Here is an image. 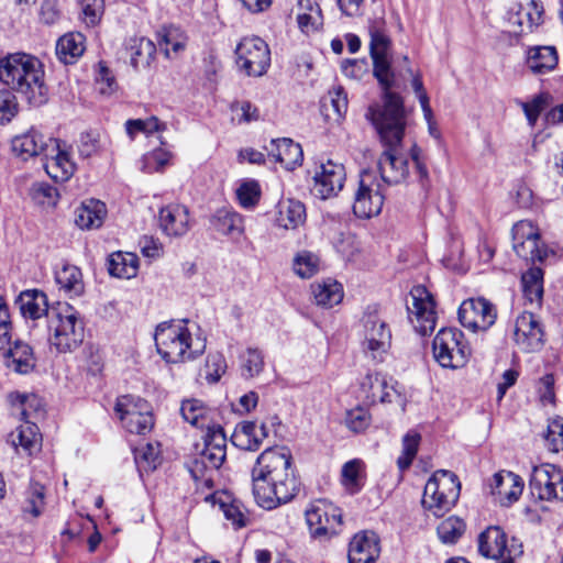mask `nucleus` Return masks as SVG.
Returning a JSON list of instances; mask_svg holds the SVG:
<instances>
[{"label": "nucleus", "mask_w": 563, "mask_h": 563, "mask_svg": "<svg viewBox=\"0 0 563 563\" xmlns=\"http://www.w3.org/2000/svg\"><path fill=\"white\" fill-rule=\"evenodd\" d=\"M292 456L286 448L263 451L252 468V492L256 504L267 510L292 500L300 490Z\"/></svg>", "instance_id": "f257e3e1"}, {"label": "nucleus", "mask_w": 563, "mask_h": 563, "mask_svg": "<svg viewBox=\"0 0 563 563\" xmlns=\"http://www.w3.org/2000/svg\"><path fill=\"white\" fill-rule=\"evenodd\" d=\"M375 126L384 151L377 163L380 183L386 186L397 185L409 175V159L404 153L402 140L406 129V115L371 120Z\"/></svg>", "instance_id": "f03ea898"}, {"label": "nucleus", "mask_w": 563, "mask_h": 563, "mask_svg": "<svg viewBox=\"0 0 563 563\" xmlns=\"http://www.w3.org/2000/svg\"><path fill=\"white\" fill-rule=\"evenodd\" d=\"M0 80L21 93L31 106L40 107L48 99L42 63L32 55L15 53L1 58Z\"/></svg>", "instance_id": "7ed1b4c3"}, {"label": "nucleus", "mask_w": 563, "mask_h": 563, "mask_svg": "<svg viewBox=\"0 0 563 563\" xmlns=\"http://www.w3.org/2000/svg\"><path fill=\"white\" fill-rule=\"evenodd\" d=\"M187 320L165 321L156 327L154 340L158 354L166 363H183L202 354L205 344L194 347L192 336L186 327Z\"/></svg>", "instance_id": "20e7f679"}, {"label": "nucleus", "mask_w": 563, "mask_h": 563, "mask_svg": "<svg viewBox=\"0 0 563 563\" xmlns=\"http://www.w3.org/2000/svg\"><path fill=\"white\" fill-rule=\"evenodd\" d=\"M46 328L51 346L59 353L75 351L85 338V324L79 313L66 302L52 307Z\"/></svg>", "instance_id": "39448f33"}, {"label": "nucleus", "mask_w": 563, "mask_h": 563, "mask_svg": "<svg viewBox=\"0 0 563 563\" xmlns=\"http://www.w3.org/2000/svg\"><path fill=\"white\" fill-rule=\"evenodd\" d=\"M205 448L191 462L189 472L192 478L207 488L213 487V474L227 457V437L223 428L212 424L203 437Z\"/></svg>", "instance_id": "423d86ee"}, {"label": "nucleus", "mask_w": 563, "mask_h": 563, "mask_svg": "<svg viewBox=\"0 0 563 563\" xmlns=\"http://www.w3.org/2000/svg\"><path fill=\"white\" fill-rule=\"evenodd\" d=\"M460 492L459 477L450 471L438 470L428 479L421 503L435 517H442L456 504Z\"/></svg>", "instance_id": "0eeeda50"}, {"label": "nucleus", "mask_w": 563, "mask_h": 563, "mask_svg": "<svg viewBox=\"0 0 563 563\" xmlns=\"http://www.w3.org/2000/svg\"><path fill=\"white\" fill-rule=\"evenodd\" d=\"M373 59V74L383 90V104L371 106L366 117L369 120L382 115L383 118L405 117V108L401 97L390 89L395 82V75L390 68L388 56H371Z\"/></svg>", "instance_id": "6e6552de"}, {"label": "nucleus", "mask_w": 563, "mask_h": 563, "mask_svg": "<svg viewBox=\"0 0 563 563\" xmlns=\"http://www.w3.org/2000/svg\"><path fill=\"white\" fill-rule=\"evenodd\" d=\"M434 360L444 368H461L471 357V347L464 333L456 328H443L433 339Z\"/></svg>", "instance_id": "1a4fd4ad"}, {"label": "nucleus", "mask_w": 563, "mask_h": 563, "mask_svg": "<svg viewBox=\"0 0 563 563\" xmlns=\"http://www.w3.org/2000/svg\"><path fill=\"white\" fill-rule=\"evenodd\" d=\"M385 185L376 178L373 172L363 170L354 195V214L361 219L378 216L385 201Z\"/></svg>", "instance_id": "9d476101"}, {"label": "nucleus", "mask_w": 563, "mask_h": 563, "mask_svg": "<svg viewBox=\"0 0 563 563\" xmlns=\"http://www.w3.org/2000/svg\"><path fill=\"white\" fill-rule=\"evenodd\" d=\"M236 66L249 77L265 75L271 66V51L258 36L243 37L235 48Z\"/></svg>", "instance_id": "9b49d317"}, {"label": "nucleus", "mask_w": 563, "mask_h": 563, "mask_svg": "<svg viewBox=\"0 0 563 563\" xmlns=\"http://www.w3.org/2000/svg\"><path fill=\"white\" fill-rule=\"evenodd\" d=\"M306 522L312 539L328 540L336 536L342 526V512L325 500H317L305 511Z\"/></svg>", "instance_id": "f8f14e48"}, {"label": "nucleus", "mask_w": 563, "mask_h": 563, "mask_svg": "<svg viewBox=\"0 0 563 563\" xmlns=\"http://www.w3.org/2000/svg\"><path fill=\"white\" fill-rule=\"evenodd\" d=\"M362 323L365 353L372 360L382 362L390 349L391 332L388 325L379 318L376 307H367Z\"/></svg>", "instance_id": "ddd939ff"}, {"label": "nucleus", "mask_w": 563, "mask_h": 563, "mask_svg": "<svg viewBox=\"0 0 563 563\" xmlns=\"http://www.w3.org/2000/svg\"><path fill=\"white\" fill-rule=\"evenodd\" d=\"M478 552L497 563H514L523 553L522 544L516 539L508 544L505 531L497 526H490L478 537Z\"/></svg>", "instance_id": "4468645a"}, {"label": "nucleus", "mask_w": 563, "mask_h": 563, "mask_svg": "<svg viewBox=\"0 0 563 563\" xmlns=\"http://www.w3.org/2000/svg\"><path fill=\"white\" fill-rule=\"evenodd\" d=\"M114 411L130 433L146 434L154 426L153 415L148 410V405L140 397L132 395L119 397Z\"/></svg>", "instance_id": "2eb2a0df"}, {"label": "nucleus", "mask_w": 563, "mask_h": 563, "mask_svg": "<svg viewBox=\"0 0 563 563\" xmlns=\"http://www.w3.org/2000/svg\"><path fill=\"white\" fill-rule=\"evenodd\" d=\"M531 495L544 501H563V471L554 464L532 468L529 479Z\"/></svg>", "instance_id": "dca6fc26"}, {"label": "nucleus", "mask_w": 563, "mask_h": 563, "mask_svg": "<svg viewBox=\"0 0 563 563\" xmlns=\"http://www.w3.org/2000/svg\"><path fill=\"white\" fill-rule=\"evenodd\" d=\"M411 303L407 305L409 320L421 335L430 334L437 323L435 302L431 292L422 285L410 290Z\"/></svg>", "instance_id": "f3484780"}, {"label": "nucleus", "mask_w": 563, "mask_h": 563, "mask_svg": "<svg viewBox=\"0 0 563 563\" xmlns=\"http://www.w3.org/2000/svg\"><path fill=\"white\" fill-rule=\"evenodd\" d=\"M457 314L461 324L473 332L488 330L497 318L495 306L483 297L464 300Z\"/></svg>", "instance_id": "a211bd4d"}, {"label": "nucleus", "mask_w": 563, "mask_h": 563, "mask_svg": "<svg viewBox=\"0 0 563 563\" xmlns=\"http://www.w3.org/2000/svg\"><path fill=\"white\" fill-rule=\"evenodd\" d=\"M512 249L527 262H542L545 250L540 245V234L531 222L521 221L512 228Z\"/></svg>", "instance_id": "6ab92c4d"}, {"label": "nucleus", "mask_w": 563, "mask_h": 563, "mask_svg": "<svg viewBox=\"0 0 563 563\" xmlns=\"http://www.w3.org/2000/svg\"><path fill=\"white\" fill-rule=\"evenodd\" d=\"M346 178L342 164L328 161L321 164L313 176L311 192L314 197L325 200L335 197L343 188Z\"/></svg>", "instance_id": "aec40b11"}, {"label": "nucleus", "mask_w": 563, "mask_h": 563, "mask_svg": "<svg viewBox=\"0 0 563 563\" xmlns=\"http://www.w3.org/2000/svg\"><path fill=\"white\" fill-rule=\"evenodd\" d=\"M544 332L538 318L531 312H522L517 317L514 329V341L525 353L540 351L544 343Z\"/></svg>", "instance_id": "412c9836"}, {"label": "nucleus", "mask_w": 563, "mask_h": 563, "mask_svg": "<svg viewBox=\"0 0 563 563\" xmlns=\"http://www.w3.org/2000/svg\"><path fill=\"white\" fill-rule=\"evenodd\" d=\"M48 141L49 150L44 154V169L52 179L65 181L74 174L75 164L71 162L69 154L60 148L57 139L49 137Z\"/></svg>", "instance_id": "4be33fe9"}, {"label": "nucleus", "mask_w": 563, "mask_h": 563, "mask_svg": "<svg viewBox=\"0 0 563 563\" xmlns=\"http://www.w3.org/2000/svg\"><path fill=\"white\" fill-rule=\"evenodd\" d=\"M158 224L167 236L178 238L189 231V210L183 205H168L161 208Z\"/></svg>", "instance_id": "5701e85b"}, {"label": "nucleus", "mask_w": 563, "mask_h": 563, "mask_svg": "<svg viewBox=\"0 0 563 563\" xmlns=\"http://www.w3.org/2000/svg\"><path fill=\"white\" fill-rule=\"evenodd\" d=\"M380 553L379 539L373 531L356 533L350 542L349 563H375Z\"/></svg>", "instance_id": "b1692460"}, {"label": "nucleus", "mask_w": 563, "mask_h": 563, "mask_svg": "<svg viewBox=\"0 0 563 563\" xmlns=\"http://www.w3.org/2000/svg\"><path fill=\"white\" fill-rule=\"evenodd\" d=\"M490 493L503 506H509L516 500L523 489L520 476L512 472H498L490 481Z\"/></svg>", "instance_id": "393cba45"}, {"label": "nucleus", "mask_w": 563, "mask_h": 563, "mask_svg": "<svg viewBox=\"0 0 563 563\" xmlns=\"http://www.w3.org/2000/svg\"><path fill=\"white\" fill-rule=\"evenodd\" d=\"M12 152L23 161L30 157L44 155L49 150V141L35 130L16 135L11 142Z\"/></svg>", "instance_id": "a878e982"}, {"label": "nucleus", "mask_w": 563, "mask_h": 563, "mask_svg": "<svg viewBox=\"0 0 563 563\" xmlns=\"http://www.w3.org/2000/svg\"><path fill=\"white\" fill-rule=\"evenodd\" d=\"M268 154L274 157L275 162L280 163L288 170L299 166L303 159L300 144L288 137L272 140Z\"/></svg>", "instance_id": "bb28decb"}, {"label": "nucleus", "mask_w": 563, "mask_h": 563, "mask_svg": "<svg viewBox=\"0 0 563 563\" xmlns=\"http://www.w3.org/2000/svg\"><path fill=\"white\" fill-rule=\"evenodd\" d=\"M16 303L24 318L33 321L45 317V323L48 321V314L52 308L48 307L46 295L38 289H29L20 294Z\"/></svg>", "instance_id": "cd10ccee"}, {"label": "nucleus", "mask_w": 563, "mask_h": 563, "mask_svg": "<svg viewBox=\"0 0 563 563\" xmlns=\"http://www.w3.org/2000/svg\"><path fill=\"white\" fill-rule=\"evenodd\" d=\"M306 206L297 199H282L277 205L276 225L285 230H295L306 222Z\"/></svg>", "instance_id": "c85d7f7f"}, {"label": "nucleus", "mask_w": 563, "mask_h": 563, "mask_svg": "<svg viewBox=\"0 0 563 563\" xmlns=\"http://www.w3.org/2000/svg\"><path fill=\"white\" fill-rule=\"evenodd\" d=\"M360 387L364 398L371 404L391 402L393 393H396L394 387L388 385L386 377L377 372L367 373L362 378Z\"/></svg>", "instance_id": "c756f323"}, {"label": "nucleus", "mask_w": 563, "mask_h": 563, "mask_svg": "<svg viewBox=\"0 0 563 563\" xmlns=\"http://www.w3.org/2000/svg\"><path fill=\"white\" fill-rule=\"evenodd\" d=\"M7 367L18 374H29L35 367V356L30 344L15 340L13 345L4 354Z\"/></svg>", "instance_id": "7c9ffc66"}, {"label": "nucleus", "mask_w": 563, "mask_h": 563, "mask_svg": "<svg viewBox=\"0 0 563 563\" xmlns=\"http://www.w3.org/2000/svg\"><path fill=\"white\" fill-rule=\"evenodd\" d=\"M559 63L554 46H533L527 52V67L534 75H543L555 69Z\"/></svg>", "instance_id": "2f4dec72"}, {"label": "nucleus", "mask_w": 563, "mask_h": 563, "mask_svg": "<svg viewBox=\"0 0 563 563\" xmlns=\"http://www.w3.org/2000/svg\"><path fill=\"white\" fill-rule=\"evenodd\" d=\"M180 413L183 419L192 427L199 429L212 428L211 422L213 411L199 399H186L181 402Z\"/></svg>", "instance_id": "473e14b6"}, {"label": "nucleus", "mask_w": 563, "mask_h": 563, "mask_svg": "<svg viewBox=\"0 0 563 563\" xmlns=\"http://www.w3.org/2000/svg\"><path fill=\"white\" fill-rule=\"evenodd\" d=\"M10 437L18 453L21 450L26 455H33L41 449L42 435L36 423H24L16 428L15 433H11Z\"/></svg>", "instance_id": "72a5a7b5"}, {"label": "nucleus", "mask_w": 563, "mask_h": 563, "mask_svg": "<svg viewBox=\"0 0 563 563\" xmlns=\"http://www.w3.org/2000/svg\"><path fill=\"white\" fill-rule=\"evenodd\" d=\"M210 224L223 235L240 236L244 231L242 217L231 208L218 209L211 216Z\"/></svg>", "instance_id": "f704fd0d"}, {"label": "nucleus", "mask_w": 563, "mask_h": 563, "mask_svg": "<svg viewBox=\"0 0 563 563\" xmlns=\"http://www.w3.org/2000/svg\"><path fill=\"white\" fill-rule=\"evenodd\" d=\"M126 52L130 55V64L134 69L145 68L151 65L156 53V46L148 38L132 37L128 41Z\"/></svg>", "instance_id": "c9c22d12"}, {"label": "nucleus", "mask_w": 563, "mask_h": 563, "mask_svg": "<svg viewBox=\"0 0 563 563\" xmlns=\"http://www.w3.org/2000/svg\"><path fill=\"white\" fill-rule=\"evenodd\" d=\"M13 405L18 407L24 423H35L34 420L44 416V404L35 394H15L12 396Z\"/></svg>", "instance_id": "e433bc0d"}, {"label": "nucleus", "mask_w": 563, "mask_h": 563, "mask_svg": "<svg viewBox=\"0 0 563 563\" xmlns=\"http://www.w3.org/2000/svg\"><path fill=\"white\" fill-rule=\"evenodd\" d=\"M139 258L133 253L115 252L108 257V272L118 278H132L136 275Z\"/></svg>", "instance_id": "4c0bfd02"}, {"label": "nucleus", "mask_w": 563, "mask_h": 563, "mask_svg": "<svg viewBox=\"0 0 563 563\" xmlns=\"http://www.w3.org/2000/svg\"><path fill=\"white\" fill-rule=\"evenodd\" d=\"M316 303L323 308H332L343 299L342 285L335 280L327 279L312 285Z\"/></svg>", "instance_id": "58836bf2"}, {"label": "nucleus", "mask_w": 563, "mask_h": 563, "mask_svg": "<svg viewBox=\"0 0 563 563\" xmlns=\"http://www.w3.org/2000/svg\"><path fill=\"white\" fill-rule=\"evenodd\" d=\"M106 214V206L101 201L90 200L88 203H82L76 210L75 223L80 229L99 228L102 224Z\"/></svg>", "instance_id": "ea45409f"}, {"label": "nucleus", "mask_w": 563, "mask_h": 563, "mask_svg": "<svg viewBox=\"0 0 563 563\" xmlns=\"http://www.w3.org/2000/svg\"><path fill=\"white\" fill-rule=\"evenodd\" d=\"M84 35L81 33H68L59 37L56 43V54L65 64H71L84 51Z\"/></svg>", "instance_id": "a19ab883"}, {"label": "nucleus", "mask_w": 563, "mask_h": 563, "mask_svg": "<svg viewBox=\"0 0 563 563\" xmlns=\"http://www.w3.org/2000/svg\"><path fill=\"white\" fill-rule=\"evenodd\" d=\"M257 423L243 421L239 423L232 434V443L245 451H255L261 446V439L256 437Z\"/></svg>", "instance_id": "79ce46f5"}, {"label": "nucleus", "mask_w": 563, "mask_h": 563, "mask_svg": "<svg viewBox=\"0 0 563 563\" xmlns=\"http://www.w3.org/2000/svg\"><path fill=\"white\" fill-rule=\"evenodd\" d=\"M347 103L346 92L341 86H338L328 91V95L321 101V107L327 117H331L329 111L332 110L333 118L340 120L347 111Z\"/></svg>", "instance_id": "37998d69"}, {"label": "nucleus", "mask_w": 563, "mask_h": 563, "mask_svg": "<svg viewBox=\"0 0 563 563\" xmlns=\"http://www.w3.org/2000/svg\"><path fill=\"white\" fill-rule=\"evenodd\" d=\"M522 291L531 303L539 302L543 295V272L539 267H533L522 274Z\"/></svg>", "instance_id": "c03bdc74"}, {"label": "nucleus", "mask_w": 563, "mask_h": 563, "mask_svg": "<svg viewBox=\"0 0 563 563\" xmlns=\"http://www.w3.org/2000/svg\"><path fill=\"white\" fill-rule=\"evenodd\" d=\"M56 283L60 288L75 295H80L84 289L81 272L74 265H64L62 269L56 272Z\"/></svg>", "instance_id": "a18cd8bd"}, {"label": "nucleus", "mask_w": 563, "mask_h": 563, "mask_svg": "<svg viewBox=\"0 0 563 563\" xmlns=\"http://www.w3.org/2000/svg\"><path fill=\"white\" fill-rule=\"evenodd\" d=\"M465 532V523L455 516H450L440 522L437 533L442 543L454 544Z\"/></svg>", "instance_id": "49530a36"}, {"label": "nucleus", "mask_w": 563, "mask_h": 563, "mask_svg": "<svg viewBox=\"0 0 563 563\" xmlns=\"http://www.w3.org/2000/svg\"><path fill=\"white\" fill-rule=\"evenodd\" d=\"M371 36L369 54L371 56H388L391 41L386 33L383 23L375 22L368 27Z\"/></svg>", "instance_id": "de8ad7c7"}, {"label": "nucleus", "mask_w": 563, "mask_h": 563, "mask_svg": "<svg viewBox=\"0 0 563 563\" xmlns=\"http://www.w3.org/2000/svg\"><path fill=\"white\" fill-rule=\"evenodd\" d=\"M242 376L253 378L264 368V355L257 347H247L240 356Z\"/></svg>", "instance_id": "09e8293b"}, {"label": "nucleus", "mask_w": 563, "mask_h": 563, "mask_svg": "<svg viewBox=\"0 0 563 563\" xmlns=\"http://www.w3.org/2000/svg\"><path fill=\"white\" fill-rule=\"evenodd\" d=\"M362 470L360 460L349 461L342 467V484L351 494L358 493L364 485Z\"/></svg>", "instance_id": "8fccbe9b"}, {"label": "nucleus", "mask_w": 563, "mask_h": 563, "mask_svg": "<svg viewBox=\"0 0 563 563\" xmlns=\"http://www.w3.org/2000/svg\"><path fill=\"white\" fill-rule=\"evenodd\" d=\"M158 45L166 57H169L170 52L178 53L185 48L186 38L178 27H164L159 34Z\"/></svg>", "instance_id": "3c124183"}, {"label": "nucleus", "mask_w": 563, "mask_h": 563, "mask_svg": "<svg viewBox=\"0 0 563 563\" xmlns=\"http://www.w3.org/2000/svg\"><path fill=\"white\" fill-rule=\"evenodd\" d=\"M421 435L416 431L407 432L402 438V451L397 459V466L400 471L409 468L417 455Z\"/></svg>", "instance_id": "603ef678"}, {"label": "nucleus", "mask_w": 563, "mask_h": 563, "mask_svg": "<svg viewBox=\"0 0 563 563\" xmlns=\"http://www.w3.org/2000/svg\"><path fill=\"white\" fill-rule=\"evenodd\" d=\"M292 268L301 278H311L319 271V257L309 251H300L294 258Z\"/></svg>", "instance_id": "864d4df0"}, {"label": "nucleus", "mask_w": 563, "mask_h": 563, "mask_svg": "<svg viewBox=\"0 0 563 563\" xmlns=\"http://www.w3.org/2000/svg\"><path fill=\"white\" fill-rule=\"evenodd\" d=\"M545 448L558 453L563 451V418L556 417L549 421L547 432L544 433Z\"/></svg>", "instance_id": "5fc2aeb1"}, {"label": "nucleus", "mask_w": 563, "mask_h": 563, "mask_svg": "<svg viewBox=\"0 0 563 563\" xmlns=\"http://www.w3.org/2000/svg\"><path fill=\"white\" fill-rule=\"evenodd\" d=\"M239 203L244 209L254 208L261 198V187L256 180H246L236 189Z\"/></svg>", "instance_id": "6e6d98bb"}, {"label": "nucleus", "mask_w": 563, "mask_h": 563, "mask_svg": "<svg viewBox=\"0 0 563 563\" xmlns=\"http://www.w3.org/2000/svg\"><path fill=\"white\" fill-rule=\"evenodd\" d=\"M225 371L227 361L223 354L219 352L209 353L203 367L206 379L211 384L217 383Z\"/></svg>", "instance_id": "4d7b16f0"}, {"label": "nucleus", "mask_w": 563, "mask_h": 563, "mask_svg": "<svg viewBox=\"0 0 563 563\" xmlns=\"http://www.w3.org/2000/svg\"><path fill=\"white\" fill-rule=\"evenodd\" d=\"M345 426L353 432L358 433L365 431L371 422L372 417L368 410L364 407H355L345 415Z\"/></svg>", "instance_id": "13d9d810"}, {"label": "nucleus", "mask_w": 563, "mask_h": 563, "mask_svg": "<svg viewBox=\"0 0 563 563\" xmlns=\"http://www.w3.org/2000/svg\"><path fill=\"white\" fill-rule=\"evenodd\" d=\"M19 104L10 89L0 90V124L10 122L18 113Z\"/></svg>", "instance_id": "bf43d9fd"}, {"label": "nucleus", "mask_w": 563, "mask_h": 563, "mask_svg": "<svg viewBox=\"0 0 563 563\" xmlns=\"http://www.w3.org/2000/svg\"><path fill=\"white\" fill-rule=\"evenodd\" d=\"M98 66L99 69L96 75L97 90L101 95H112L118 88L115 78L104 63L100 62Z\"/></svg>", "instance_id": "052dcab7"}, {"label": "nucleus", "mask_w": 563, "mask_h": 563, "mask_svg": "<svg viewBox=\"0 0 563 563\" xmlns=\"http://www.w3.org/2000/svg\"><path fill=\"white\" fill-rule=\"evenodd\" d=\"M549 95L540 93L536 96L530 102H522L521 107L526 114V118L531 126H533L541 112L545 109L548 104Z\"/></svg>", "instance_id": "680f3d73"}, {"label": "nucleus", "mask_w": 563, "mask_h": 563, "mask_svg": "<svg viewBox=\"0 0 563 563\" xmlns=\"http://www.w3.org/2000/svg\"><path fill=\"white\" fill-rule=\"evenodd\" d=\"M410 158L415 165L421 188L427 191L430 185L429 172L422 158V151L417 144H413L410 148Z\"/></svg>", "instance_id": "e2e57ef3"}, {"label": "nucleus", "mask_w": 563, "mask_h": 563, "mask_svg": "<svg viewBox=\"0 0 563 563\" xmlns=\"http://www.w3.org/2000/svg\"><path fill=\"white\" fill-rule=\"evenodd\" d=\"M232 112L236 115L238 123H250L260 119V110L250 101L235 102L231 106Z\"/></svg>", "instance_id": "0e129e2a"}, {"label": "nucleus", "mask_w": 563, "mask_h": 563, "mask_svg": "<svg viewBox=\"0 0 563 563\" xmlns=\"http://www.w3.org/2000/svg\"><path fill=\"white\" fill-rule=\"evenodd\" d=\"M84 20L87 25H96L103 13V0H80Z\"/></svg>", "instance_id": "69168bd1"}, {"label": "nucleus", "mask_w": 563, "mask_h": 563, "mask_svg": "<svg viewBox=\"0 0 563 563\" xmlns=\"http://www.w3.org/2000/svg\"><path fill=\"white\" fill-rule=\"evenodd\" d=\"M341 70L349 78L361 79L367 73V62L357 58L345 59L341 64Z\"/></svg>", "instance_id": "338daca9"}, {"label": "nucleus", "mask_w": 563, "mask_h": 563, "mask_svg": "<svg viewBox=\"0 0 563 563\" xmlns=\"http://www.w3.org/2000/svg\"><path fill=\"white\" fill-rule=\"evenodd\" d=\"M140 246L142 254L148 258L159 257L163 251L162 243L157 239L147 235L140 240Z\"/></svg>", "instance_id": "774afa93"}]
</instances>
